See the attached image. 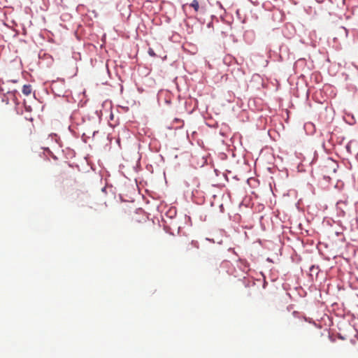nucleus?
I'll use <instances>...</instances> for the list:
<instances>
[{"label":"nucleus","instance_id":"nucleus-3","mask_svg":"<svg viewBox=\"0 0 358 358\" xmlns=\"http://www.w3.org/2000/svg\"><path fill=\"white\" fill-rule=\"evenodd\" d=\"M190 6L192 7L196 12L199 11V4L197 0H193L190 3Z\"/></svg>","mask_w":358,"mask_h":358},{"label":"nucleus","instance_id":"nucleus-4","mask_svg":"<svg viewBox=\"0 0 358 358\" xmlns=\"http://www.w3.org/2000/svg\"><path fill=\"white\" fill-rule=\"evenodd\" d=\"M148 53L150 56H152V57L155 56V53L152 48H149Z\"/></svg>","mask_w":358,"mask_h":358},{"label":"nucleus","instance_id":"nucleus-2","mask_svg":"<svg viewBox=\"0 0 358 358\" xmlns=\"http://www.w3.org/2000/svg\"><path fill=\"white\" fill-rule=\"evenodd\" d=\"M32 92V87L30 85H24L22 87V93L26 95L29 96L31 94Z\"/></svg>","mask_w":358,"mask_h":358},{"label":"nucleus","instance_id":"nucleus-1","mask_svg":"<svg viewBox=\"0 0 358 358\" xmlns=\"http://www.w3.org/2000/svg\"><path fill=\"white\" fill-rule=\"evenodd\" d=\"M147 222V217L143 214L136 213L134 217H133L131 220V224L134 228H138V224H143Z\"/></svg>","mask_w":358,"mask_h":358}]
</instances>
